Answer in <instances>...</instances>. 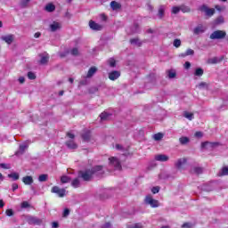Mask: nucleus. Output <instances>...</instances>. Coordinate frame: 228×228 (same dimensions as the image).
Instances as JSON below:
<instances>
[{"instance_id": "f257e3e1", "label": "nucleus", "mask_w": 228, "mask_h": 228, "mask_svg": "<svg viewBox=\"0 0 228 228\" xmlns=\"http://www.w3.org/2000/svg\"><path fill=\"white\" fill-rule=\"evenodd\" d=\"M227 37V33L224 30H216L214 31L209 38L210 40H224Z\"/></svg>"}, {"instance_id": "f03ea898", "label": "nucleus", "mask_w": 228, "mask_h": 228, "mask_svg": "<svg viewBox=\"0 0 228 228\" xmlns=\"http://www.w3.org/2000/svg\"><path fill=\"white\" fill-rule=\"evenodd\" d=\"M25 220L29 225H42V219L34 216H26Z\"/></svg>"}, {"instance_id": "7ed1b4c3", "label": "nucleus", "mask_w": 228, "mask_h": 228, "mask_svg": "<svg viewBox=\"0 0 228 228\" xmlns=\"http://www.w3.org/2000/svg\"><path fill=\"white\" fill-rule=\"evenodd\" d=\"M93 176L94 175H92V171L90 169L78 172V178L83 179V181H91Z\"/></svg>"}, {"instance_id": "20e7f679", "label": "nucleus", "mask_w": 228, "mask_h": 228, "mask_svg": "<svg viewBox=\"0 0 228 228\" xmlns=\"http://www.w3.org/2000/svg\"><path fill=\"white\" fill-rule=\"evenodd\" d=\"M200 12H203L207 17H213L216 11L215 8H209L208 5L203 4L200 7Z\"/></svg>"}, {"instance_id": "39448f33", "label": "nucleus", "mask_w": 228, "mask_h": 228, "mask_svg": "<svg viewBox=\"0 0 228 228\" xmlns=\"http://www.w3.org/2000/svg\"><path fill=\"white\" fill-rule=\"evenodd\" d=\"M104 167L102 166H94V167H92L91 169V174L93 175H97L98 177H101V175H102L104 174Z\"/></svg>"}, {"instance_id": "423d86ee", "label": "nucleus", "mask_w": 228, "mask_h": 228, "mask_svg": "<svg viewBox=\"0 0 228 228\" xmlns=\"http://www.w3.org/2000/svg\"><path fill=\"white\" fill-rule=\"evenodd\" d=\"M145 202L146 204H149V206H151V208H159V202L158 201V200L152 199V196L151 195L146 196Z\"/></svg>"}, {"instance_id": "0eeeda50", "label": "nucleus", "mask_w": 228, "mask_h": 228, "mask_svg": "<svg viewBox=\"0 0 228 228\" xmlns=\"http://www.w3.org/2000/svg\"><path fill=\"white\" fill-rule=\"evenodd\" d=\"M109 161L116 170H122V165H120V161H118V159L115 157H111L109 159Z\"/></svg>"}, {"instance_id": "6e6552de", "label": "nucleus", "mask_w": 228, "mask_h": 228, "mask_svg": "<svg viewBox=\"0 0 228 228\" xmlns=\"http://www.w3.org/2000/svg\"><path fill=\"white\" fill-rule=\"evenodd\" d=\"M66 191H67L65 189H61L58 186H53L52 188V193H56V195H58V197H61V198L65 197Z\"/></svg>"}, {"instance_id": "1a4fd4ad", "label": "nucleus", "mask_w": 228, "mask_h": 228, "mask_svg": "<svg viewBox=\"0 0 228 228\" xmlns=\"http://www.w3.org/2000/svg\"><path fill=\"white\" fill-rule=\"evenodd\" d=\"M89 27H90V28L91 29H93L94 31H102V25H101V24H98V23H96L95 21H94V20H90L89 21Z\"/></svg>"}, {"instance_id": "9d476101", "label": "nucleus", "mask_w": 228, "mask_h": 228, "mask_svg": "<svg viewBox=\"0 0 228 228\" xmlns=\"http://www.w3.org/2000/svg\"><path fill=\"white\" fill-rule=\"evenodd\" d=\"M60 29H61V23L53 21L52 24H50V31H52V33L60 31Z\"/></svg>"}, {"instance_id": "9b49d317", "label": "nucleus", "mask_w": 228, "mask_h": 228, "mask_svg": "<svg viewBox=\"0 0 228 228\" xmlns=\"http://www.w3.org/2000/svg\"><path fill=\"white\" fill-rule=\"evenodd\" d=\"M184 165H186V159H184V158L179 159L175 163V167L178 170H183V167H184Z\"/></svg>"}, {"instance_id": "f8f14e48", "label": "nucleus", "mask_w": 228, "mask_h": 228, "mask_svg": "<svg viewBox=\"0 0 228 228\" xmlns=\"http://www.w3.org/2000/svg\"><path fill=\"white\" fill-rule=\"evenodd\" d=\"M218 142H205L201 143V149H214V147H217Z\"/></svg>"}, {"instance_id": "ddd939ff", "label": "nucleus", "mask_w": 228, "mask_h": 228, "mask_svg": "<svg viewBox=\"0 0 228 228\" xmlns=\"http://www.w3.org/2000/svg\"><path fill=\"white\" fill-rule=\"evenodd\" d=\"M41 60L39 61L40 65H46L49 62V54L48 53H40Z\"/></svg>"}, {"instance_id": "4468645a", "label": "nucleus", "mask_w": 228, "mask_h": 228, "mask_svg": "<svg viewBox=\"0 0 228 228\" xmlns=\"http://www.w3.org/2000/svg\"><path fill=\"white\" fill-rule=\"evenodd\" d=\"M155 159H156V161H160V162L164 163V162L168 161V159H170V158L165 154H158V155H155Z\"/></svg>"}, {"instance_id": "2eb2a0df", "label": "nucleus", "mask_w": 228, "mask_h": 228, "mask_svg": "<svg viewBox=\"0 0 228 228\" xmlns=\"http://www.w3.org/2000/svg\"><path fill=\"white\" fill-rule=\"evenodd\" d=\"M167 10V6L165 5H159L158 9L157 16L159 19H163L165 17V12Z\"/></svg>"}, {"instance_id": "dca6fc26", "label": "nucleus", "mask_w": 228, "mask_h": 228, "mask_svg": "<svg viewBox=\"0 0 228 228\" xmlns=\"http://www.w3.org/2000/svg\"><path fill=\"white\" fill-rule=\"evenodd\" d=\"M119 77H120V71L114 70L109 73V79H110V81H116V79H118Z\"/></svg>"}, {"instance_id": "f3484780", "label": "nucleus", "mask_w": 228, "mask_h": 228, "mask_svg": "<svg viewBox=\"0 0 228 228\" xmlns=\"http://www.w3.org/2000/svg\"><path fill=\"white\" fill-rule=\"evenodd\" d=\"M65 145L66 147H68V149H70L71 151L77 149V144L73 140L67 141L65 142Z\"/></svg>"}, {"instance_id": "a211bd4d", "label": "nucleus", "mask_w": 228, "mask_h": 228, "mask_svg": "<svg viewBox=\"0 0 228 228\" xmlns=\"http://www.w3.org/2000/svg\"><path fill=\"white\" fill-rule=\"evenodd\" d=\"M224 61V56L222 57H213L211 59H208V63L211 65H216V63H220Z\"/></svg>"}, {"instance_id": "6ab92c4d", "label": "nucleus", "mask_w": 228, "mask_h": 228, "mask_svg": "<svg viewBox=\"0 0 228 228\" xmlns=\"http://www.w3.org/2000/svg\"><path fill=\"white\" fill-rule=\"evenodd\" d=\"M26 149H28V144H20L19 150L15 152V156H20L24 154Z\"/></svg>"}, {"instance_id": "aec40b11", "label": "nucleus", "mask_w": 228, "mask_h": 228, "mask_svg": "<svg viewBox=\"0 0 228 228\" xmlns=\"http://www.w3.org/2000/svg\"><path fill=\"white\" fill-rule=\"evenodd\" d=\"M1 38L2 40H4V42H6L8 45H11V44H13V35L3 36Z\"/></svg>"}, {"instance_id": "412c9836", "label": "nucleus", "mask_w": 228, "mask_h": 228, "mask_svg": "<svg viewBox=\"0 0 228 228\" xmlns=\"http://www.w3.org/2000/svg\"><path fill=\"white\" fill-rule=\"evenodd\" d=\"M22 183H24V184H27L28 186L33 184V183H34L33 176H31V175L24 176L22 178Z\"/></svg>"}, {"instance_id": "4be33fe9", "label": "nucleus", "mask_w": 228, "mask_h": 228, "mask_svg": "<svg viewBox=\"0 0 228 228\" xmlns=\"http://www.w3.org/2000/svg\"><path fill=\"white\" fill-rule=\"evenodd\" d=\"M206 31V28L202 25H198L194 29L193 33L194 35H200L201 33H204Z\"/></svg>"}, {"instance_id": "5701e85b", "label": "nucleus", "mask_w": 228, "mask_h": 228, "mask_svg": "<svg viewBox=\"0 0 228 228\" xmlns=\"http://www.w3.org/2000/svg\"><path fill=\"white\" fill-rule=\"evenodd\" d=\"M135 33H140V25L138 23H134L131 28V35H134Z\"/></svg>"}, {"instance_id": "b1692460", "label": "nucleus", "mask_w": 228, "mask_h": 228, "mask_svg": "<svg viewBox=\"0 0 228 228\" xmlns=\"http://www.w3.org/2000/svg\"><path fill=\"white\" fill-rule=\"evenodd\" d=\"M100 118H101V120L102 122H104V121L110 120V118H111V114L108 113V112H102V114H100Z\"/></svg>"}, {"instance_id": "393cba45", "label": "nucleus", "mask_w": 228, "mask_h": 228, "mask_svg": "<svg viewBox=\"0 0 228 228\" xmlns=\"http://www.w3.org/2000/svg\"><path fill=\"white\" fill-rule=\"evenodd\" d=\"M97 72V68L96 67H91L87 72L86 77L90 78L93 77L94 75Z\"/></svg>"}, {"instance_id": "a878e982", "label": "nucleus", "mask_w": 228, "mask_h": 228, "mask_svg": "<svg viewBox=\"0 0 228 228\" xmlns=\"http://www.w3.org/2000/svg\"><path fill=\"white\" fill-rule=\"evenodd\" d=\"M194 54H195V51L189 48L184 53L180 54V56H182V58H186V56H193Z\"/></svg>"}, {"instance_id": "bb28decb", "label": "nucleus", "mask_w": 228, "mask_h": 228, "mask_svg": "<svg viewBox=\"0 0 228 228\" xmlns=\"http://www.w3.org/2000/svg\"><path fill=\"white\" fill-rule=\"evenodd\" d=\"M179 142L181 145H188V143H190V138L187 136H182L179 138Z\"/></svg>"}, {"instance_id": "cd10ccee", "label": "nucleus", "mask_w": 228, "mask_h": 228, "mask_svg": "<svg viewBox=\"0 0 228 228\" xmlns=\"http://www.w3.org/2000/svg\"><path fill=\"white\" fill-rule=\"evenodd\" d=\"M79 176L77 178H75L72 182H71V186L73 188H79V186H81V181H79Z\"/></svg>"}, {"instance_id": "c85d7f7f", "label": "nucleus", "mask_w": 228, "mask_h": 228, "mask_svg": "<svg viewBox=\"0 0 228 228\" xmlns=\"http://www.w3.org/2000/svg\"><path fill=\"white\" fill-rule=\"evenodd\" d=\"M110 8L112 10H120V8H122V5H120V4H118V2L112 1L110 3Z\"/></svg>"}, {"instance_id": "c756f323", "label": "nucleus", "mask_w": 228, "mask_h": 228, "mask_svg": "<svg viewBox=\"0 0 228 228\" xmlns=\"http://www.w3.org/2000/svg\"><path fill=\"white\" fill-rule=\"evenodd\" d=\"M217 175L222 177L224 175H228V167H224L218 172Z\"/></svg>"}, {"instance_id": "7c9ffc66", "label": "nucleus", "mask_w": 228, "mask_h": 228, "mask_svg": "<svg viewBox=\"0 0 228 228\" xmlns=\"http://www.w3.org/2000/svg\"><path fill=\"white\" fill-rule=\"evenodd\" d=\"M45 10L49 12H54V10H56V6L53 4H48L45 5Z\"/></svg>"}, {"instance_id": "2f4dec72", "label": "nucleus", "mask_w": 228, "mask_h": 228, "mask_svg": "<svg viewBox=\"0 0 228 228\" xmlns=\"http://www.w3.org/2000/svg\"><path fill=\"white\" fill-rule=\"evenodd\" d=\"M10 179H12V181H19L20 175L19 173H11L7 175Z\"/></svg>"}, {"instance_id": "473e14b6", "label": "nucleus", "mask_w": 228, "mask_h": 228, "mask_svg": "<svg viewBox=\"0 0 228 228\" xmlns=\"http://www.w3.org/2000/svg\"><path fill=\"white\" fill-rule=\"evenodd\" d=\"M194 76H197L198 77L204 76V69H202V68H197L195 69Z\"/></svg>"}, {"instance_id": "72a5a7b5", "label": "nucleus", "mask_w": 228, "mask_h": 228, "mask_svg": "<svg viewBox=\"0 0 228 228\" xmlns=\"http://www.w3.org/2000/svg\"><path fill=\"white\" fill-rule=\"evenodd\" d=\"M70 181H71L70 176L62 175V176L61 177V183L62 184H67V183H70Z\"/></svg>"}, {"instance_id": "f704fd0d", "label": "nucleus", "mask_w": 228, "mask_h": 228, "mask_svg": "<svg viewBox=\"0 0 228 228\" xmlns=\"http://www.w3.org/2000/svg\"><path fill=\"white\" fill-rule=\"evenodd\" d=\"M130 44H132V45H138L139 47L142 45V43L138 37L130 39Z\"/></svg>"}, {"instance_id": "c9c22d12", "label": "nucleus", "mask_w": 228, "mask_h": 228, "mask_svg": "<svg viewBox=\"0 0 228 228\" xmlns=\"http://www.w3.org/2000/svg\"><path fill=\"white\" fill-rule=\"evenodd\" d=\"M48 178H49L48 175L43 174L38 176V181L39 183H45V181H47Z\"/></svg>"}, {"instance_id": "e433bc0d", "label": "nucleus", "mask_w": 228, "mask_h": 228, "mask_svg": "<svg viewBox=\"0 0 228 228\" xmlns=\"http://www.w3.org/2000/svg\"><path fill=\"white\" fill-rule=\"evenodd\" d=\"M208 86L209 85H208V83L206 82H201L197 86V87L200 88V90H206L208 88Z\"/></svg>"}, {"instance_id": "4c0bfd02", "label": "nucleus", "mask_w": 228, "mask_h": 228, "mask_svg": "<svg viewBox=\"0 0 228 228\" xmlns=\"http://www.w3.org/2000/svg\"><path fill=\"white\" fill-rule=\"evenodd\" d=\"M191 172L199 175V174H202L204 172V169L202 167H192Z\"/></svg>"}, {"instance_id": "58836bf2", "label": "nucleus", "mask_w": 228, "mask_h": 228, "mask_svg": "<svg viewBox=\"0 0 228 228\" xmlns=\"http://www.w3.org/2000/svg\"><path fill=\"white\" fill-rule=\"evenodd\" d=\"M90 131H87L84 134H82V138L84 142H89L90 141Z\"/></svg>"}, {"instance_id": "ea45409f", "label": "nucleus", "mask_w": 228, "mask_h": 228, "mask_svg": "<svg viewBox=\"0 0 228 228\" xmlns=\"http://www.w3.org/2000/svg\"><path fill=\"white\" fill-rule=\"evenodd\" d=\"M153 139L155 140V142H159V141L163 140V134H161V133L155 134L153 135Z\"/></svg>"}, {"instance_id": "a19ab883", "label": "nucleus", "mask_w": 228, "mask_h": 228, "mask_svg": "<svg viewBox=\"0 0 228 228\" xmlns=\"http://www.w3.org/2000/svg\"><path fill=\"white\" fill-rule=\"evenodd\" d=\"M180 12H183V13H190L191 12V9L190 7L183 5L180 7Z\"/></svg>"}, {"instance_id": "79ce46f5", "label": "nucleus", "mask_w": 228, "mask_h": 228, "mask_svg": "<svg viewBox=\"0 0 228 228\" xmlns=\"http://www.w3.org/2000/svg\"><path fill=\"white\" fill-rule=\"evenodd\" d=\"M183 117L188 118V120H193V113H190L188 111L183 112Z\"/></svg>"}, {"instance_id": "37998d69", "label": "nucleus", "mask_w": 228, "mask_h": 228, "mask_svg": "<svg viewBox=\"0 0 228 228\" xmlns=\"http://www.w3.org/2000/svg\"><path fill=\"white\" fill-rule=\"evenodd\" d=\"M21 209H28V208H31V205L28 201L21 202L20 205Z\"/></svg>"}, {"instance_id": "c03bdc74", "label": "nucleus", "mask_w": 228, "mask_h": 228, "mask_svg": "<svg viewBox=\"0 0 228 228\" xmlns=\"http://www.w3.org/2000/svg\"><path fill=\"white\" fill-rule=\"evenodd\" d=\"M215 24L218 26L219 24H224V17L219 16L216 19Z\"/></svg>"}, {"instance_id": "a18cd8bd", "label": "nucleus", "mask_w": 228, "mask_h": 228, "mask_svg": "<svg viewBox=\"0 0 228 228\" xmlns=\"http://www.w3.org/2000/svg\"><path fill=\"white\" fill-rule=\"evenodd\" d=\"M29 1L31 0H21V2L20 3V8H27Z\"/></svg>"}, {"instance_id": "49530a36", "label": "nucleus", "mask_w": 228, "mask_h": 228, "mask_svg": "<svg viewBox=\"0 0 228 228\" xmlns=\"http://www.w3.org/2000/svg\"><path fill=\"white\" fill-rule=\"evenodd\" d=\"M70 54L72 56H79V50L77 48H73L71 51H70Z\"/></svg>"}, {"instance_id": "de8ad7c7", "label": "nucleus", "mask_w": 228, "mask_h": 228, "mask_svg": "<svg viewBox=\"0 0 228 228\" xmlns=\"http://www.w3.org/2000/svg\"><path fill=\"white\" fill-rule=\"evenodd\" d=\"M0 168H4V170H10V168H12V167L10 166V164L1 163Z\"/></svg>"}, {"instance_id": "09e8293b", "label": "nucleus", "mask_w": 228, "mask_h": 228, "mask_svg": "<svg viewBox=\"0 0 228 228\" xmlns=\"http://www.w3.org/2000/svg\"><path fill=\"white\" fill-rule=\"evenodd\" d=\"M179 12H181V7L174 6L172 8V13H174L175 15H177V13H179Z\"/></svg>"}, {"instance_id": "8fccbe9b", "label": "nucleus", "mask_w": 228, "mask_h": 228, "mask_svg": "<svg viewBox=\"0 0 228 228\" xmlns=\"http://www.w3.org/2000/svg\"><path fill=\"white\" fill-rule=\"evenodd\" d=\"M167 76H168L169 79H174V77H175V76H177V74L175 73V71L169 70Z\"/></svg>"}, {"instance_id": "3c124183", "label": "nucleus", "mask_w": 228, "mask_h": 228, "mask_svg": "<svg viewBox=\"0 0 228 228\" xmlns=\"http://www.w3.org/2000/svg\"><path fill=\"white\" fill-rule=\"evenodd\" d=\"M5 215H6L7 216H13V215H15V213L13 212V209L9 208V209H7V210L5 211Z\"/></svg>"}, {"instance_id": "603ef678", "label": "nucleus", "mask_w": 228, "mask_h": 228, "mask_svg": "<svg viewBox=\"0 0 228 228\" xmlns=\"http://www.w3.org/2000/svg\"><path fill=\"white\" fill-rule=\"evenodd\" d=\"M109 65L110 67H117V61H115V59H110L109 60Z\"/></svg>"}, {"instance_id": "864d4df0", "label": "nucleus", "mask_w": 228, "mask_h": 228, "mask_svg": "<svg viewBox=\"0 0 228 228\" xmlns=\"http://www.w3.org/2000/svg\"><path fill=\"white\" fill-rule=\"evenodd\" d=\"M173 45L175 47H181V39H175Z\"/></svg>"}, {"instance_id": "5fc2aeb1", "label": "nucleus", "mask_w": 228, "mask_h": 228, "mask_svg": "<svg viewBox=\"0 0 228 228\" xmlns=\"http://www.w3.org/2000/svg\"><path fill=\"white\" fill-rule=\"evenodd\" d=\"M70 215V210L69 208H65L63 213H62V216L64 218H67V216H69Z\"/></svg>"}, {"instance_id": "6e6d98bb", "label": "nucleus", "mask_w": 228, "mask_h": 228, "mask_svg": "<svg viewBox=\"0 0 228 228\" xmlns=\"http://www.w3.org/2000/svg\"><path fill=\"white\" fill-rule=\"evenodd\" d=\"M28 79H37V75L34 72L30 71L28 73Z\"/></svg>"}, {"instance_id": "4d7b16f0", "label": "nucleus", "mask_w": 228, "mask_h": 228, "mask_svg": "<svg viewBox=\"0 0 228 228\" xmlns=\"http://www.w3.org/2000/svg\"><path fill=\"white\" fill-rule=\"evenodd\" d=\"M182 228H193V224L184 223L183 224H182Z\"/></svg>"}, {"instance_id": "13d9d810", "label": "nucleus", "mask_w": 228, "mask_h": 228, "mask_svg": "<svg viewBox=\"0 0 228 228\" xmlns=\"http://www.w3.org/2000/svg\"><path fill=\"white\" fill-rule=\"evenodd\" d=\"M151 191H152V193H154V194H156V193H159V187H153L152 189H151Z\"/></svg>"}, {"instance_id": "bf43d9fd", "label": "nucleus", "mask_w": 228, "mask_h": 228, "mask_svg": "<svg viewBox=\"0 0 228 228\" xmlns=\"http://www.w3.org/2000/svg\"><path fill=\"white\" fill-rule=\"evenodd\" d=\"M142 224H134V225H132V226H129L128 228H142Z\"/></svg>"}, {"instance_id": "052dcab7", "label": "nucleus", "mask_w": 228, "mask_h": 228, "mask_svg": "<svg viewBox=\"0 0 228 228\" xmlns=\"http://www.w3.org/2000/svg\"><path fill=\"white\" fill-rule=\"evenodd\" d=\"M67 136H69V138H70L71 140H74V138H76V135H74V134H71L70 132L67 133Z\"/></svg>"}, {"instance_id": "680f3d73", "label": "nucleus", "mask_w": 228, "mask_h": 228, "mask_svg": "<svg viewBox=\"0 0 228 228\" xmlns=\"http://www.w3.org/2000/svg\"><path fill=\"white\" fill-rule=\"evenodd\" d=\"M102 228H111V223H105Z\"/></svg>"}, {"instance_id": "e2e57ef3", "label": "nucleus", "mask_w": 228, "mask_h": 228, "mask_svg": "<svg viewBox=\"0 0 228 228\" xmlns=\"http://www.w3.org/2000/svg\"><path fill=\"white\" fill-rule=\"evenodd\" d=\"M58 227H60V224H58V222L52 223V228H58Z\"/></svg>"}, {"instance_id": "0e129e2a", "label": "nucleus", "mask_w": 228, "mask_h": 228, "mask_svg": "<svg viewBox=\"0 0 228 228\" xmlns=\"http://www.w3.org/2000/svg\"><path fill=\"white\" fill-rule=\"evenodd\" d=\"M190 67H191V63H190V61H186L184 64V69H188Z\"/></svg>"}, {"instance_id": "69168bd1", "label": "nucleus", "mask_w": 228, "mask_h": 228, "mask_svg": "<svg viewBox=\"0 0 228 228\" xmlns=\"http://www.w3.org/2000/svg\"><path fill=\"white\" fill-rule=\"evenodd\" d=\"M19 189V184L17 183H12V191H15L16 190Z\"/></svg>"}, {"instance_id": "338daca9", "label": "nucleus", "mask_w": 228, "mask_h": 228, "mask_svg": "<svg viewBox=\"0 0 228 228\" xmlns=\"http://www.w3.org/2000/svg\"><path fill=\"white\" fill-rule=\"evenodd\" d=\"M195 136L196 138H202V132H196Z\"/></svg>"}, {"instance_id": "774afa93", "label": "nucleus", "mask_w": 228, "mask_h": 228, "mask_svg": "<svg viewBox=\"0 0 228 228\" xmlns=\"http://www.w3.org/2000/svg\"><path fill=\"white\" fill-rule=\"evenodd\" d=\"M41 36H42V34L40 32H37L34 34L35 38H40Z\"/></svg>"}]
</instances>
